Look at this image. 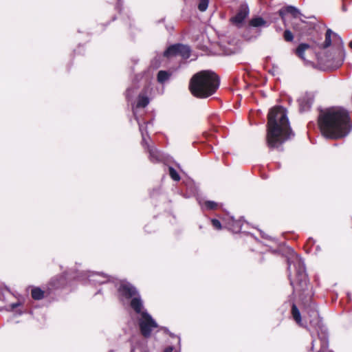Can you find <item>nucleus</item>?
<instances>
[{
	"label": "nucleus",
	"instance_id": "412c9836",
	"mask_svg": "<svg viewBox=\"0 0 352 352\" xmlns=\"http://www.w3.org/2000/svg\"><path fill=\"white\" fill-rule=\"evenodd\" d=\"M250 23L253 27H261L265 25L266 21L261 17H256L252 19Z\"/></svg>",
	"mask_w": 352,
	"mask_h": 352
},
{
	"label": "nucleus",
	"instance_id": "20e7f679",
	"mask_svg": "<svg viewBox=\"0 0 352 352\" xmlns=\"http://www.w3.org/2000/svg\"><path fill=\"white\" fill-rule=\"evenodd\" d=\"M319 47L324 51L318 54V60L324 69H335L342 65L344 52L342 39L337 34L328 29L325 40Z\"/></svg>",
	"mask_w": 352,
	"mask_h": 352
},
{
	"label": "nucleus",
	"instance_id": "f3484780",
	"mask_svg": "<svg viewBox=\"0 0 352 352\" xmlns=\"http://www.w3.org/2000/svg\"><path fill=\"white\" fill-rule=\"evenodd\" d=\"M171 76V73L167 71L161 70L157 74V81L160 83H164Z\"/></svg>",
	"mask_w": 352,
	"mask_h": 352
},
{
	"label": "nucleus",
	"instance_id": "f257e3e1",
	"mask_svg": "<svg viewBox=\"0 0 352 352\" xmlns=\"http://www.w3.org/2000/svg\"><path fill=\"white\" fill-rule=\"evenodd\" d=\"M318 124L322 134L327 138H344L351 129L349 113L341 107H331L321 111Z\"/></svg>",
	"mask_w": 352,
	"mask_h": 352
},
{
	"label": "nucleus",
	"instance_id": "f704fd0d",
	"mask_svg": "<svg viewBox=\"0 0 352 352\" xmlns=\"http://www.w3.org/2000/svg\"><path fill=\"white\" fill-rule=\"evenodd\" d=\"M131 352H135V349L133 348Z\"/></svg>",
	"mask_w": 352,
	"mask_h": 352
},
{
	"label": "nucleus",
	"instance_id": "423d86ee",
	"mask_svg": "<svg viewBox=\"0 0 352 352\" xmlns=\"http://www.w3.org/2000/svg\"><path fill=\"white\" fill-rule=\"evenodd\" d=\"M219 86V77L214 72L206 70L199 72L192 77L189 89L194 96L206 98L214 94Z\"/></svg>",
	"mask_w": 352,
	"mask_h": 352
},
{
	"label": "nucleus",
	"instance_id": "9b49d317",
	"mask_svg": "<svg viewBox=\"0 0 352 352\" xmlns=\"http://www.w3.org/2000/svg\"><path fill=\"white\" fill-rule=\"evenodd\" d=\"M88 280L94 284H104L109 280V277L104 274L91 272L88 275Z\"/></svg>",
	"mask_w": 352,
	"mask_h": 352
},
{
	"label": "nucleus",
	"instance_id": "dca6fc26",
	"mask_svg": "<svg viewBox=\"0 0 352 352\" xmlns=\"http://www.w3.org/2000/svg\"><path fill=\"white\" fill-rule=\"evenodd\" d=\"M292 315L294 320L296 321V322L298 325H300L301 327H304V325L302 322L300 313L298 309L297 308L296 305L294 303H293L292 307Z\"/></svg>",
	"mask_w": 352,
	"mask_h": 352
},
{
	"label": "nucleus",
	"instance_id": "bb28decb",
	"mask_svg": "<svg viewBox=\"0 0 352 352\" xmlns=\"http://www.w3.org/2000/svg\"><path fill=\"white\" fill-rule=\"evenodd\" d=\"M212 224L213 227L217 230H221V224L220 221L217 219H213L211 220Z\"/></svg>",
	"mask_w": 352,
	"mask_h": 352
},
{
	"label": "nucleus",
	"instance_id": "a211bd4d",
	"mask_svg": "<svg viewBox=\"0 0 352 352\" xmlns=\"http://www.w3.org/2000/svg\"><path fill=\"white\" fill-rule=\"evenodd\" d=\"M149 102L148 97L143 95H140L138 100V103L135 107H133V111L135 110L136 112L137 108L145 107Z\"/></svg>",
	"mask_w": 352,
	"mask_h": 352
},
{
	"label": "nucleus",
	"instance_id": "6e6552de",
	"mask_svg": "<svg viewBox=\"0 0 352 352\" xmlns=\"http://www.w3.org/2000/svg\"><path fill=\"white\" fill-rule=\"evenodd\" d=\"M190 50L188 46L182 44H176L170 46L164 52V56L170 57L172 56L180 55L184 58L190 57Z\"/></svg>",
	"mask_w": 352,
	"mask_h": 352
},
{
	"label": "nucleus",
	"instance_id": "0eeeda50",
	"mask_svg": "<svg viewBox=\"0 0 352 352\" xmlns=\"http://www.w3.org/2000/svg\"><path fill=\"white\" fill-rule=\"evenodd\" d=\"M289 278L294 292L304 293L308 289V278L305 263L296 254H292L287 259Z\"/></svg>",
	"mask_w": 352,
	"mask_h": 352
},
{
	"label": "nucleus",
	"instance_id": "39448f33",
	"mask_svg": "<svg viewBox=\"0 0 352 352\" xmlns=\"http://www.w3.org/2000/svg\"><path fill=\"white\" fill-rule=\"evenodd\" d=\"M306 309L310 318L309 331L312 338L311 350L313 352H333L327 349L329 345L327 331L322 323L315 303L310 302L306 307Z\"/></svg>",
	"mask_w": 352,
	"mask_h": 352
},
{
	"label": "nucleus",
	"instance_id": "1a4fd4ad",
	"mask_svg": "<svg viewBox=\"0 0 352 352\" xmlns=\"http://www.w3.org/2000/svg\"><path fill=\"white\" fill-rule=\"evenodd\" d=\"M250 12L249 8L247 4H241L235 16L230 19L231 22L237 26L241 25Z\"/></svg>",
	"mask_w": 352,
	"mask_h": 352
},
{
	"label": "nucleus",
	"instance_id": "aec40b11",
	"mask_svg": "<svg viewBox=\"0 0 352 352\" xmlns=\"http://www.w3.org/2000/svg\"><path fill=\"white\" fill-rule=\"evenodd\" d=\"M32 297L35 300H41L44 297V292L39 287H34L32 289Z\"/></svg>",
	"mask_w": 352,
	"mask_h": 352
},
{
	"label": "nucleus",
	"instance_id": "4468645a",
	"mask_svg": "<svg viewBox=\"0 0 352 352\" xmlns=\"http://www.w3.org/2000/svg\"><path fill=\"white\" fill-rule=\"evenodd\" d=\"M287 14H291L295 18L300 14V11L296 8L292 6H287L279 10V14L283 19H284V16Z\"/></svg>",
	"mask_w": 352,
	"mask_h": 352
},
{
	"label": "nucleus",
	"instance_id": "4be33fe9",
	"mask_svg": "<svg viewBox=\"0 0 352 352\" xmlns=\"http://www.w3.org/2000/svg\"><path fill=\"white\" fill-rule=\"evenodd\" d=\"M219 206V204L213 201H206L204 202V206L208 210H214Z\"/></svg>",
	"mask_w": 352,
	"mask_h": 352
},
{
	"label": "nucleus",
	"instance_id": "a878e982",
	"mask_svg": "<svg viewBox=\"0 0 352 352\" xmlns=\"http://www.w3.org/2000/svg\"><path fill=\"white\" fill-rule=\"evenodd\" d=\"M21 305H22V304L20 302L12 303L8 305V309L10 311H14L16 309L21 307Z\"/></svg>",
	"mask_w": 352,
	"mask_h": 352
},
{
	"label": "nucleus",
	"instance_id": "393cba45",
	"mask_svg": "<svg viewBox=\"0 0 352 352\" xmlns=\"http://www.w3.org/2000/svg\"><path fill=\"white\" fill-rule=\"evenodd\" d=\"M283 36L286 41H292L294 38L292 33L288 30L285 31Z\"/></svg>",
	"mask_w": 352,
	"mask_h": 352
},
{
	"label": "nucleus",
	"instance_id": "ddd939ff",
	"mask_svg": "<svg viewBox=\"0 0 352 352\" xmlns=\"http://www.w3.org/2000/svg\"><path fill=\"white\" fill-rule=\"evenodd\" d=\"M133 115L135 116V120H137V122L138 123L139 129H140V131L141 135H142V145L147 144L148 140H149V137H148V133H147L146 128H147V124L149 122L142 124L140 122L139 118H138L135 110H133Z\"/></svg>",
	"mask_w": 352,
	"mask_h": 352
},
{
	"label": "nucleus",
	"instance_id": "72a5a7b5",
	"mask_svg": "<svg viewBox=\"0 0 352 352\" xmlns=\"http://www.w3.org/2000/svg\"><path fill=\"white\" fill-rule=\"evenodd\" d=\"M349 47L352 49V41L349 43Z\"/></svg>",
	"mask_w": 352,
	"mask_h": 352
},
{
	"label": "nucleus",
	"instance_id": "2eb2a0df",
	"mask_svg": "<svg viewBox=\"0 0 352 352\" xmlns=\"http://www.w3.org/2000/svg\"><path fill=\"white\" fill-rule=\"evenodd\" d=\"M307 51H311L310 45L307 43H300L296 50V54L299 58L305 60L306 58L304 54Z\"/></svg>",
	"mask_w": 352,
	"mask_h": 352
},
{
	"label": "nucleus",
	"instance_id": "cd10ccee",
	"mask_svg": "<svg viewBox=\"0 0 352 352\" xmlns=\"http://www.w3.org/2000/svg\"><path fill=\"white\" fill-rule=\"evenodd\" d=\"M133 92V89L129 88L126 91V97L127 99H129L132 96V93Z\"/></svg>",
	"mask_w": 352,
	"mask_h": 352
},
{
	"label": "nucleus",
	"instance_id": "f03ea898",
	"mask_svg": "<svg viewBox=\"0 0 352 352\" xmlns=\"http://www.w3.org/2000/svg\"><path fill=\"white\" fill-rule=\"evenodd\" d=\"M266 141L271 148H278L294 135L289 126L286 109L282 107L272 108L268 113Z\"/></svg>",
	"mask_w": 352,
	"mask_h": 352
},
{
	"label": "nucleus",
	"instance_id": "9d476101",
	"mask_svg": "<svg viewBox=\"0 0 352 352\" xmlns=\"http://www.w3.org/2000/svg\"><path fill=\"white\" fill-rule=\"evenodd\" d=\"M142 146L148 150L149 160L151 162H161L164 160V155L154 146H150L148 142H147V144L142 145Z\"/></svg>",
	"mask_w": 352,
	"mask_h": 352
},
{
	"label": "nucleus",
	"instance_id": "c756f323",
	"mask_svg": "<svg viewBox=\"0 0 352 352\" xmlns=\"http://www.w3.org/2000/svg\"><path fill=\"white\" fill-rule=\"evenodd\" d=\"M180 342H181L180 338H178V344H179V345H180ZM175 352H181V346H179V349L177 350H176Z\"/></svg>",
	"mask_w": 352,
	"mask_h": 352
},
{
	"label": "nucleus",
	"instance_id": "b1692460",
	"mask_svg": "<svg viewBox=\"0 0 352 352\" xmlns=\"http://www.w3.org/2000/svg\"><path fill=\"white\" fill-rule=\"evenodd\" d=\"M169 174L170 177L175 181H179L180 179V177L177 172L172 167H169Z\"/></svg>",
	"mask_w": 352,
	"mask_h": 352
},
{
	"label": "nucleus",
	"instance_id": "7ed1b4c3",
	"mask_svg": "<svg viewBox=\"0 0 352 352\" xmlns=\"http://www.w3.org/2000/svg\"><path fill=\"white\" fill-rule=\"evenodd\" d=\"M120 298L122 302L130 301V306L136 314L140 315L139 325L142 334L147 338L151 336L153 329L157 327V322L148 312L144 310L143 301L136 288L131 283L122 281L118 288Z\"/></svg>",
	"mask_w": 352,
	"mask_h": 352
},
{
	"label": "nucleus",
	"instance_id": "c85d7f7f",
	"mask_svg": "<svg viewBox=\"0 0 352 352\" xmlns=\"http://www.w3.org/2000/svg\"><path fill=\"white\" fill-rule=\"evenodd\" d=\"M173 346H168L164 350V352H173Z\"/></svg>",
	"mask_w": 352,
	"mask_h": 352
},
{
	"label": "nucleus",
	"instance_id": "473e14b6",
	"mask_svg": "<svg viewBox=\"0 0 352 352\" xmlns=\"http://www.w3.org/2000/svg\"><path fill=\"white\" fill-rule=\"evenodd\" d=\"M120 0H118V3H117V6H116L117 8H118V7L120 6Z\"/></svg>",
	"mask_w": 352,
	"mask_h": 352
},
{
	"label": "nucleus",
	"instance_id": "5701e85b",
	"mask_svg": "<svg viewBox=\"0 0 352 352\" xmlns=\"http://www.w3.org/2000/svg\"><path fill=\"white\" fill-rule=\"evenodd\" d=\"M209 0H200L198 4V9L201 12H204L207 10L208 6Z\"/></svg>",
	"mask_w": 352,
	"mask_h": 352
},
{
	"label": "nucleus",
	"instance_id": "f8f14e48",
	"mask_svg": "<svg viewBox=\"0 0 352 352\" xmlns=\"http://www.w3.org/2000/svg\"><path fill=\"white\" fill-rule=\"evenodd\" d=\"M300 111H305L309 109L313 102V97L308 94L302 96L298 100Z\"/></svg>",
	"mask_w": 352,
	"mask_h": 352
},
{
	"label": "nucleus",
	"instance_id": "2f4dec72",
	"mask_svg": "<svg viewBox=\"0 0 352 352\" xmlns=\"http://www.w3.org/2000/svg\"><path fill=\"white\" fill-rule=\"evenodd\" d=\"M22 312H23V311H22L21 310L16 311V314H17L18 315H21V314H22Z\"/></svg>",
	"mask_w": 352,
	"mask_h": 352
},
{
	"label": "nucleus",
	"instance_id": "6ab92c4d",
	"mask_svg": "<svg viewBox=\"0 0 352 352\" xmlns=\"http://www.w3.org/2000/svg\"><path fill=\"white\" fill-rule=\"evenodd\" d=\"M228 226L230 230L238 232L241 230L242 225L241 221H235L232 218L231 223H229Z\"/></svg>",
	"mask_w": 352,
	"mask_h": 352
},
{
	"label": "nucleus",
	"instance_id": "7c9ffc66",
	"mask_svg": "<svg viewBox=\"0 0 352 352\" xmlns=\"http://www.w3.org/2000/svg\"><path fill=\"white\" fill-rule=\"evenodd\" d=\"M164 331H165V332L168 333L170 334V336H173V337L174 336H173V334H172L171 333H170V332L168 331V330L166 328H164Z\"/></svg>",
	"mask_w": 352,
	"mask_h": 352
}]
</instances>
